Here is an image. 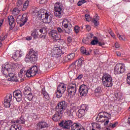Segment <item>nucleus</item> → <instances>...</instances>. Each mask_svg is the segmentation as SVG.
<instances>
[{
    "mask_svg": "<svg viewBox=\"0 0 130 130\" xmlns=\"http://www.w3.org/2000/svg\"><path fill=\"white\" fill-rule=\"evenodd\" d=\"M119 40H122L123 41H125V40H126V39L123 36H119Z\"/></svg>",
    "mask_w": 130,
    "mask_h": 130,
    "instance_id": "de8ad7c7",
    "label": "nucleus"
},
{
    "mask_svg": "<svg viewBox=\"0 0 130 130\" xmlns=\"http://www.w3.org/2000/svg\"><path fill=\"white\" fill-rule=\"evenodd\" d=\"M13 98V95L11 94H8L6 95L4 99V106L6 107V108H10L11 106V101H12V98Z\"/></svg>",
    "mask_w": 130,
    "mask_h": 130,
    "instance_id": "f3484780",
    "label": "nucleus"
},
{
    "mask_svg": "<svg viewBox=\"0 0 130 130\" xmlns=\"http://www.w3.org/2000/svg\"><path fill=\"white\" fill-rule=\"evenodd\" d=\"M50 35L53 38L54 40H59L60 39V35L58 34V32L56 30H52L50 31Z\"/></svg>",
    "mask_w": 130,
    "mask_h": 130,
    "instance_id": "412c9836",
    "label": "nucleus"
},
{
    "mask_svg": "<svg viewBox=\"0 0 130 130\" xmlns=\"http://www.w3.org/2000/svg\"><path fill=\"white\" fill-rule=\"evenodd\" d=\"M0 114L1 115H3L4 114V113H3V108L0 107Z\"/></svg>",
    "mask_w": 130,
    "mask_h": 130,
    "instance_id": "0e129e2a",
    "label": "nucleus"
},
{
    "mask_svg": "<svg viewBox=\"0 0 130 130\" xmlns=\"http://www.w3.org/2000/svg\"><path fill=\"white\" fill-rule=\"evenodd\" d=\"M38 73V67L36 66H32L29 70L26 72V76L27 78H30V77H34L36 76V74Z\"/></svg>",
    "mask_w": 130,
    "mask_h": 130,
    "instance_id": "1a4fd4ad",
    "label": "nucleus"
},
{
    "mask_svg": "<svg viewBox=\"0 0 130 130\" xmlns=\"http://www.w3.org/2000/svg\"><path fill=\"white\" fill-rule=\"evenodd\" d=\"M125 71V66L124 64L117 63L114 68V74H123Z\"/></svg>",
    "mask_w": 130,
    "mask_h": 130,
    "instance_id": "9b49d317",
    "label": "nucleus"
},
{
    "mask_svg": "<svg viewBox=\"0 0 130 130\" xmlns=\"http://www.w3.org/2000/svg\"><path fill=\"white\" fill-rule=\"evenodd\" d=\"M86 1L85 0H82L81 1L78 2L77 5L78 7H81V6H82V5H84V4H85L86 3Z\"/></svg>",
    "mask_w": 130,
    "mask_h": 130,
    "instance_id": "ea45409f",
    "label": "nucleus"
},
{
    "mask_svg": "<svg viewBox=\"0 0 130 130\" xmlns=\"http://www.w3.org/2000/svg\"><path fill=\"white\" fill-rule=\"evenodd\" d=\"M102 81L103 85L107 88L112 87L113 83L112 82V77L108 74H105L102 77Z\"/></svg>",
    "mask_w": 130,
    "mask_h": 130,
    "instance_id": "7ed1b4c3",
    "label": "nucleus"
},
{
    "mask_svg": "<svg viewBox=\"0 0 130 130\" xmlns=\"http://www.w3.org/2000/svg\"><path fill=\"white\" fill-rule=\"evenodd\" d=\"M38 57L36 52L33 49H30L28 54H26L25 57L26 62H35L37 61Z\"/></svg>",
    "mask_w": 130,
    "mask_h": 130,
    "instance_id": "f03ea898",
    "label": "nucleus"
},
{
    "mask_svg": "<svg viewBox=\"0 0 130 130\" xmlns=\"http://www.w3.org/2000/svg\"><path fill=\"white\" fill-rule=\"evenodd\" d=\"M103 118H105V119H111V115L107 112H101L98 114L96 119L98 121H101V120L100 119Z\"/></svg>",
    "mask_w": 130,
    "mask_h": 130,
    "instance_id": "ddd939ff",
    "label": "nucleus"
},
{
    "mask_svg": "<svg viewBox=\"0 0 130 130\" xmlns=\"http://www.w3.org/2000/svg\"><path fill=\"white\" fill-rule=\"evenodd\" d=\"M22 91L20 90H17L13 92V96L16 98L17 102H21L22 101Z\"/></svg>",
    "mask_w": 130,
    "mask_h": 130,
    "instance_id": "6ab92c4d",
    "label": "nucleus"
},
{
    "mask_svg": "<svg viewBox=\"0 0 130 130\" xmlns=\"http://www.w3.org/2000/svg\"><path fill=\"white\" fill-rule=\"evenodd\" d=\"M61 53H62V50L60 49V47H54L52 52V56L55 58H58Z\"/></svg>",
    "mask_w": 130,
    "mask_h": 130,
    "instance_id": "4468645a",
    "label": "nucleus"
},
{
    "mask_svg": "<svg viewBox=\"0 0 130 130\" xmlns=\"http://www.w3.org/2000/svg\"><path fill=\"white\" fill-rule=\"evenodd\" d=\"M48 127H49V124L44 121H43L37 123L36 129L41 130L43 129V128H47Z\"/></svg>",
    "mask_w": 130,
    "mask_h": 130,
    "instance_id": "a211bd4d",
    "label": "nucleus"
},
{
    "mask_svg": "<svg viewBox=\"0 0 130 130\" xmlns=\"http://www.w3.org/2000/svg\"><path fill=\"white\" fill-rule=\"evenodd\" d=\"M95 96H99L102 93V88L100 86L97 87L94 90Z\"/></svg>",
    "mask_w": 130,
    "mask_h": 130,
    "instance_id": "c85d7f7f",
    "label": "nucleus"
},
{
    "mask_svg": "<svg viewBox=\"0 0 130 130\" xmlns=\"http://www.w3.org/2000/svg\"><path fill=\"white\" fill-rule=\"evenodd\" d=\"M17 3H18V5H17V6L18 7H20L21 5L23 4V1H22L21 0L18 1Z\"/></svg>",
    "mask_w": 130,
    "mask_h": 130,
    "instance_id": "13d9d810",
    "label": "nucleus"
},
{
    "mask_svg": "<svg viewBox=\"0 0 130 130\" xmlns=\"http://www.w3.org/2000/svg\"><path fill=\"white\" fill-rule=\"evenodd\" d=\"M116 54L117 56H120L121 55V54L118 51L116 52Z\"/></svg>",
    "mask_w": 130,
    "mask_h": 130,
    "instance_id": "774afa93",
    "label": "nucleus"
},
{
    "mask_svg": "<svg viewBox=\"0 0 130 130\" xmlns=\"http://www.w3.org/2000/svg\"><path fill=\"white\" fill-rule=\"evenodd\" d=\"M71 130H85L84 127L81 126L79 123H73L71 126Z\"/></svg>",
    "mask_w": 130,
    "mask_h": 130,
    "instance_id": "aec40b11",
    "label": "nucleus"
},
{
    "mask_svg": "<svg viewBox=\"0 0 130 130\" xmlns=\"http://www.w3.org/2000/svg\"><path fill=\"white\" fill-rule=\"evenodd\" d=\"M71 108H76V105L75 104H72L71 106Z\"/></svg>",
    "mask_w": 130,
    "mask_h": 130,
    "instance_id": "69168bd1",
    "label": "nucleus"
},
{
    "mask_svg": "<svg viewBox=\"0 0 130 130\" xmlns=\"http://www.w3.org/2000/svg\"><path fill=\"white\" fill-rule=\"evenodd\" d=\"M89 88L85 84H82L79 87V93L81 96H87Z\"/></svg>",
    "mask_w": 130,
    "mask_h": 130,
    "instance_id": "dca6fc26",
    "label": "nucleus"
},
{
    "mask_svg": "<svg viewBox=\"0 0 130 130\" xmlns=\"http://www.w3.org/2000/svg\"><path fill=\"white\" fill-rule=\"evenodd\" d=\"M83 78V75L80 74L78 76V77H77V79L78 80H81V79H82Z\"/></svg>",
    "mask_w": 130,
    "mask_h": 130,
    "instance_id": "680f3d73",
    "label": "nucleus"
},
{
    "mask_svg": "<svg viewBox=\"0 0 130 130\" xmlns=\"http://www.w3.org/2000/svg\"><path fill=\"white\" fill-rule=\"evenodd\" d=\"M73 124V121L71 120H62L59 123V126L65 129H70L71 125Z\"/></svg>",
    "mask_w": 130,
    "mask_h": 130,
    "instance_id": "f8f14e48",
    "label": "nucleus"
},
{
    "mask_svg": "<svg viewBox=\"0 0 130 130\" xmlns=\"http://www.w3.org/2000/svg\"><path fill=\"white\" fill-rule=\"evenodd\" d=\"M94 38H95L96 40H93L91 41V45H96L98 44V42H99V41H98L97 37H94Z\"/></svg>",
    "mask_w": 130,
    "mask_h": 130,
    "instance_id": "e433bc0d",
    "label": "nucleus"
},
{
    "mask_svg": "<svg viewBox=\"0 0 130 130\" xmlns=\"http://www.w3.org/2000/svg\"><path fill=\"white\" fill-rule=\"evenodd\" d=\"M22 55L23 52H22V51L17 50L14 53L12 57L14 60H17L19 57H22Z\"/></svg>",
    "mask_w": 130,
    "mask_h": 130,
    "instance_id": "b1692460",
    "label": "nucleus"
},
{
    "mask_svg": "<svg viewBox=\"0 0 130 130\" xmlns=\"http://www.w3.org/2000/svg\"><path fill=\"white\" fill-rule=\"evenodd\" d=\"M22 129V126L21 125L14 124L11 126L10 130H21Z\"/></svg>",
    "mask_w": 130,
    "mask_h": 130,
    "instance_id": "cd10ccee",
    "label": "nucleus"
},
{
    "mask_svg": "<svg viewBox=\"0 0 130 130\" xmlns=\"http://www.w3.org/2000/svg\"><path fill=\"white\" fill-rule=\"evenodd\" d=\"M85 19L87 22H90L91 20V16H90L89 14H86L85 15Z\"/></svg>",
    "mask_w": 130,
    "mask_h": 130,
    "instance_id": "37998d69",
    "label": "nucleus"
},
{
    "mask_svg": "<svg viewBox=\"0 0 130 130\" xmlns=\"http://www.w3.org/2000/svg\"><path fill=\"white\" fill-rule=\"evenodd\" d=\"M39 108H40V109L42 110V111H43L45 110L46 109H47L48 107H47V106L44 105V106H43L42 107H41V106H40L39 107Z\"/></svg>",
    "mask_w": 130,
    "mask_h": 130,
    "instance_id": "3c124183",
    "label": "nucleus"
},
{
    "mask_svg": "<svg viewBox=\"0 0 130 130\" xmlns=\"http://www.w3.org/2000/svg\"><path fill=\"white\" fill-rule=\"evenodd\" d=\"M41 93L43 95L45 100H49V94H48V93L45 90V87L42 89Z\"/></svg>",
    "mask_w": 130,
    "mask_h": 130,
    "instance_id": "a878e982",
    "label": "nucleus"
},
{
    "mask_svg": "<svg viewBox=\"0 0 130 130\" xmlns=\"http://www.w3.org/2000/svg\"><path fill=\"white\" fill-rule=\"evenodd\" d=\"M81 53L84 55H90V52L87 51L86 48L84 47H82L80 49Z\"/></svg>",
    "mask_w": 130,
    "mask_h": 130,
    "instance_id": "c756f323",
    "label": "nucleus"
},
{
    "mask_svg": "<svg viewBox=\"0 0 130 130\" xmlns=\"http://www.w3.org/2000/svg\"><path fill=\"white\" fill-rule=\"evenodd\" d=\"M26 97H27V99L29 101H32L33 98H34V94L30 92L26 95Z\"/></svg>",
    "mask_w": 130,
    "mask_h": 130,
    "instance_id": "c9c22d12",
    "label": "nucleus"
},
{
    "mask_svg": "<svg viewBox=\"0 0 130 130\" xmlns=\"http://www.w3.org/2000/svg\"><path fill=\"white\" fill-rule=\"evenodd\" d=\"M57 30L59 33H63L64 32L60 27H57Z\"/></svg>",
    "mask_w": 130,
    "mask_h": 130,
    "instance_id": "864d4df0",
    "label": "nucleus"
},
{
    "mask_svg": "<svg viewBox=\"0 0 130 130\" xmlns=\"http://www.w3.org/2000/svg\"><path fill=\"white\" fill-rule=\"evenodd\" d=\"M66 85L63 83H60L57 88V90L55 91L56 96L57 98H60L62 97V94L64 93L66 91Z\"/></svg>",
    "mask_w": 130,
    "mask_h": 130,
    "instance_id": "6e6552de",
    "label": "nucleus"
},
{
    "mask_svg": "<svg viewBox=\"0 0 130 130\" xmlns=\"http://www.w3.org/2000/svg\"><path fill=\"white\" fill-rule=\"evenodd\" d=\"M41 19L45 24H49L52 20V15L50 12H46L45 13L41 14Z\"/></svg>",
    "mask_w": 130,
    "mask_h": 130,
    "instance_id": "0eeeda50",
    "label": "nucleus"
},
{
    "mask_svg": "<svg viewBox=\"0 0 130 130\" xmlns=\"http://www.w3.org/2000/svg\"><path fill=\"white\" fill-rule=\"evenodd\" d=\"M92 127H94V128L95 130H101V126H100V124L97 123H94L92 124Z\"/></svg>",
    "mask_w": 130,
    "mask_h": 130,
    "instance_id": "473e14b6",
    "label": "nucleus"
},
{
    "mask_svg": "<svg viewBox=\"0 0 130 130\" xmlns=\"http://www.w3.org/2000/svg\"><path fill=\"white\" fill-rule=\"evenodd\" d=\"M25 119L23 117H20L18 119L15 121V123H22V124H24L25 123Z\"/></svg>",
    "mask_w": 130,
    "mask_h": 130,
    "instance_id": "2f4dec72",
    "label": "nucleus"
},
{
    "mask_svg": "<svg viewBox=\"0 0 130 130\" xmlns=\"http://www.w3.org/2000/svg\"><path fill=\"white\" fill-rule=\"evenodd\" d=\"M8 22H9V25L11 27L10 29L11 30H13V29L15 27V18L13 16H8Z\"/></svg>",
    "mask_w": 130,
    "mask_h": 130,
    "instance_id": "5701e85b",
    "label": "nucleus"
},
{
    "mask_svg": "<svg viewBox=\"0 0 130 130\" xmlns=\"http://www.w3.org/2000/svg\"><path fill=\"white\" fill-rule=\"evenodd\" d=\"M11 66L7 63L5 65L3 66L1 72L3 76H5V77H8L10 73L15 72V69L13 68H11Z\"/></svg>",
    "mask_w": 130,
    "mask_h": 130,
    "instance_id": "39448f33",
    "label": "nucleus"
},
{
    "mask_svg": "<svg viewBox=\"0 0 130 130\" xmlns=\"http://www.w3.org/2000/svg\"><path fill=\"white\" fill-rule=\"evenodd\" d=\"M75 56L76 54L72 53L69 55H68L67 58L68 60H72V59H74V57H75Z\"/></svg>",
    "mask_w": 130,
    "mask_h": 130,
    "instance_id": "72a5a7b5",
    "label": "nucleus"
},
{
    "mask_svg": "<svg viewBox=\"0 0 130 130\" xmlns=\"http://www.w3.org/2000/svg\"><path fill=\"white\" fill-rule=\"evenodd\" d=\"M18 24H20V26H24L27 21H28V13H24L22 15H19L16 19Z\"/></svg>",
    "mask_w": 130,
    "mask_h": 130,
    "instance_id": "20e7f679",
    "label": "nucleus"
},
{
    "mask_svg": "<svg viewBox=\"0 0 130 130\" xmlns=\"http://www.w3.org/2000/svg\"><path fill=\"white\" fill-rule=\"evenodd\" d=\"M67 114L69 116H73V112H72V110H68L67 111Z\"/></svg>",
    "mask_w": 130,
    "mask_h": 130,
    "instance_id": "603ef678",
    "label": "nucleus"
},
{
    "mask_svg": "<svg viewBox=\"0 0 130 130\" xmlns=\"http://www.w3.org/2000/svg\"><path fill=\"white\" fill-rule=\"evenodd\" d=\"M71 32H72V29L70 28L65 30V33H67L68 34H70Z\"/></svg>",
    "mask_w": 130,
    "mask_h": 130,
    "instance_id": "5fc2aeb1",
    "label": "nucleus"
},
{
    "mask_svg": "<svg viewBox=\"0 0 130 130\" xmlns=\"http://www.w3.org/2000/svg\"><path fill=\"white\" fill-rule=\"evenodd\" d=\"M39 38H40L41 39H45V38H46V35H45V34H41L40 36H39Z\"/></svg>",
    "mask_w": 130,
    "mask_h": 130,
    "instance_id": "8fccbe9b",
    "label": "nucleus"
},
{
    "mask_svg": "<svg viewBox=\"0 0 130 130\" xmlns=\"http://www.w3.org/2000/svg\"><path fill=\"white\" fill-rule=\"evenodd\" d=\"M31 88L29 86H26L23 90V95L25 97H27V95L31 93Z\"/></svg>",
    "mask_w": 130,
    "mask_h": 130,
    "instance_id": "bb28decb",
    "label": "nucleus"
},
{
    "mask_svg": "<svg viewBox=\"0 0 130 130\" xmlns=\"http://www.w3.org/2000/svg\"><path fill=\"white\" fill-rule=\"evenodd\" d=\"M31 35L34 38V39L38 38V34L36 33V32H33L31 34Z\"/></svg>",
    "mask_w": 130,
    "mask_h": 130,
    "instance_id": "a19ab883",
    "label": "nucleus"
},
{
    "mask_svg": "<svg viewBox=\"0 0 130 130\" xmlns=\"http://www.w3.org/2000/svg\"><path fill=\"white\" fill-rule=\"evenodd\" d=\"M68 92L70 95H75L77 92V84L73 81L68 86Z\"/></svg>",
    "mask_w": 130,
    "mask_h": 130,
    "instance_id": "9d476101",
    "label": "nucleus"
},
{
    "mask_svg": "<svg viewBox=\"0 0 130 130\" xmlns=\"http://www.w3.org/2000/svg\"><path fill=\"white\" fill-rule=\"evenodd\" d=\"M127 83L130 85V73L128 74L127 75Z\"/></svg>",
    "mask_w": 130,
    "mask_h": 130,
    "instance_id": "09e8293b",
    "label": "nucleus"
},
{
    "mask_svg": "<svg viewBox=\"0 0 130 130\" xmlns=\"http://www.w3.org/2000/svg\"><path fill=\"white\" fill-rule=\"evenodd\" d=\"M93 23L94 24L95 26H98L99 25V22H98V20H93Z\"/></svg>",
    "mask_w": 130,
    "mask_h": 130,
    "instance_id": "6e6d98bb",
    "label": "nucleus"
},
{
    "mask_svg": "<svg viewBox=\"0 0 130 130\" xmlns=\"http://www.w3.org/2000/svg\"><path fill=\"white\" fill-rule=\"evenodd\" d=\"M8 77V81L10 82H19V78L14 74V72H10Z\"/></svg>",
    "mask_w": 130,
    "mask_h": 130,
    "instance_id": "4be33fe9",
    "label": "nucleus"
},
{
    "mask_svg": "<svg viewBox=\"0 0 130 130\" xmlns=\"http://www.w3.org/2000/svg\"><path fill=\"white\" fill-rule=\"evenodd\" d=\"M67 107V103L64 101H62L58 103L55 108L56 112L53 115L52 119H53L54 121H58V120L61 118Z\"/></svg>",
    "mask_w": 130,
    "mask_h": 130,
    "instance_id": "f257e3e1",
    "label": "nucleus"
},
{
    "mask_svg": "<svg viewBox=\"0 0 130 130\" xmlns=\"http://www.w3.org/2000/svg\"><path fill=\"white\" fill-rule=\"evenodd\" d=\"M75 32L78 34L80 32V27L79 26H75L74 27Z\"/></svg>",
    "mask_w": 130,
    "mask_h": 130,
    "instance_id": "79ce46f5",
    "label": "nucleus"
},
{
    "mask_svg": "<svg viewBox=\"0 0 130 130\" xmlns=\"http://www.w3.org/2000/svg\"><path fill=\"white\" fill-rule=\"evenodd\" d=\"M40 4H45V3H47L46 0H41L40 2Z\"/></svg>",
    "mask_w": 130,
    "mask_h": 130,
    "instance_id": "338daca9",
    "label": "nucleus"
},
{
    "mask_svg": "<svg viewBox=\"0 0 130 130\" xmlns=\"http://www.w3.org/2000/svg\"><path fill=\"white\" fill-rule=\"evenodd\" d=\"M76 62H73L70 66V68H71V69H76Z\"/></svg>",
    "mask_w": 130,
    "mask_h": 130,
    "instance_id": "a18cd8bd",
    "label": "nucleus"
},
{
    "mask_svg": "<svg viewBox=\"0 0 130 130\" xmlns=\"http://www.w3.org/2000/svg\"><path fill=\"white\" fill-rule=\"evenodd\" d=\"M99 20V16L96 15L94 17L93 21H98Z\"/></svg>",
    "mask_w": 130,
    "mask_h": 130,
    "instance_id": "4d7b16f0",
    "label": "nucleus"
},
{
    "mask_svg": "<svg viewBox=\"0 0 130 130\" xmlns=\"http://www.w3.org/2000/svg\"><path fill=\"white\" fill-rule=\"evenodd\" d=\"M72 41H73V38H72V37H68L67 38V43H68V44L72 43Z\"/></svg>",
    "mask_w": 130,
    "mask_h": 130,
    "instance_id": "c03bdc74",
    "label": "nucleus"
},
{
    "mask_svg": "<svg viewBox=\"0 0 130 130\" xmlns=\"http://www.w3.org/2000/svg\"><path fill=\"white\" fill-rule=\"evenodd\" d=\"M99 46H103V45H105V43L103 41H99Z\"/></svg>",
    "mask_w": 130,
    "mask_h": 130,
    "instance_id": "49530a36",
    "label": "nucleus"
},
{
    "mask_svg": "<svg viewBox=\"0 0 130 130\" xmlns=\"http://www.w3.org/2000/svg\"><path fill=\"white\" fill-rule=\"evenodd\" d=\"M62 4L59 2L56 3L54 6V15L55 17H61V12H62Z\"/></svg>",
    "mask_w": 130,
    "mask_h": 130,
    "instance_id": "423d86ee",
    "label": "nucleus"
},
{
    "mask_svg": "<svg viewBox=\"0 0 130 130\" xmlns=\"http://www.w3.org/2000/svg\"><path fill=\"white\" fill-rule=\"evenodd\" d=\"M88 111V107L86 105H82L80 109L78 110V116L79 117H83V116H85V114H86V112Z\"/></svg>",
    "mask_w": 130,
    "mask_h": 130,
    "instance_id": "2eb2a0df",
    "label": "nucleus"
},
{
    "mask_svg": "<svg viewBox=\"0 0 130 130\" xmlns=\"http://www.w3.org/2000/svg\"><path fill=\"white\" fill-rule=\"evenodd\" d=\"M30 4V1L26 0L25 1L24 3L23 4V7L22 8V11H26L27 9L29 7V5Z\"/></svg>",
    "mask_w": 130,
    "mask_h": 130,
    "instance_id": "7c9ffc66",
    "label": "nucleus"
},
{
    "mask_svg": "<svg viewBox=\"0 0 130 130\" xmlns=\"http://www.w3.org/2000/svg\"><path fill=\"white\" fill-rule=\"evenodd\" d=\"M105 120H106L105 122H104V125H107V124H108V123H109V119H105Z\"/></svg>",
    "mask_w": 130,
    "mask_h": 130,
    "instance_id": "bf43d9fd",
    "label": "nucleus"
},
{
    "mask_svg": "<svg viewBox=\"0 0 130 130\" xmlns=\"http://www.w3.org/2000/svg\"><path fill=\"white\" fill-rule=\"evenodd\" d=\"M84 61V58H80L78 60V66L81 67L83 64Z\"/></svg>",
    "mask_w": 130,
    "mask_h": 130,
    "instance_id": "4c0bfd02",
    "label": "nucleus"
},
{
    "mask_svg": "<svg viewBox=\"0 0 130 130\" xmlns=\"http://www.w3.org/2000/svg\"><path fill=\"white\" fill-rule=\"evenodd\" d=\"M7 37H8L7 35L5 36V35H4V37L2 38V41H4V40L7 38Z\"/></svg>",
    "mask_w": 130,
    "mask_h": 130,
    "instance_id": "e2e57ef3",
    "label": "nucleus"
},
{
    "mask_svg": "<svg viewBox=\"0 0 130 130\" xmlns=\"http://www.w3.org/2000/svg\"><path fill=\"white\" fill-rule=\"evenodd\" d=\"M117 123H118L116 121L114 123H110L109 125L110 127H111L112 128H114V127H116V125H117Z\"/></svg>",
    "mask_w": 130,
    "mask_h": 130,
    "instance_id": "58836bf2",
    "label": "nucleus"
},
{
    "mask_svg": "<svg viewBox=\"0 0 130 130\" xmlns=\"http://www.w3.org/2000/svg\"><path fill=\"white\" fill-rule=\"evenodd\" d=\"M19 13L20 10L16 8H14L12 12V14L14 15V16H18V15H19Z\"/></svg>",
    "mask_w": 130,
    "mask_h": 130,
    "instance_id": "f704fd0d",
    "label": "nucleus"
},
{
    "mask_svg": "<svg viewBox=\"0 0 130 130\" xmlns=\"http://www.w3.org/2000/svg\"><path fill=\"white\" fill-rule=\"evenodd\" d=\"M120 47V46L119 45V44L117 43H115V47L116 48H119V47Z\"/></svg>",
    "mask_w": 130,
    "mask_h": 130,
    "instance_id": "052dcab7",
    "label": "nucleus"
},
{
    "mask_svg": "<svg viewBox=\"0 0 130 130\" xmlns=\"http://www.w3.org/2000/svg\"><path fill=\"white\" fill-rule=\"evenodd\" d=\"M0 126L1 129L8 130V123L4 120L0 121Z\"/></svg>",
    "mask_w": 130,
    "mask_h": 130,
    "instance_id": "393cba45",
    "label": "nucleus"
}]
</instances>
